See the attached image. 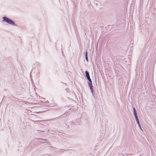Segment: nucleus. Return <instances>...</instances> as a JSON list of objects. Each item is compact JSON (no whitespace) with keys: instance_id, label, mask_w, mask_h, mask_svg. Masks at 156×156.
<instances>
[{"instance_id":"nucleus-1","label":"nucleus","mask_w":156,"mask_h":156,"mask_svg":"<svg viewBox=\"0 0 156 156\" xmlns=\"http://www.w3.org/2000/svg\"><path fill=\"white\" fill-rule=\"evenodd\" d=\"M2 19V21H5L6 22L12 25H15V23L12 20L7 18L6 17H3Z\"/></svg>"},{"instance_id":"nucleus-5","label":"nucleus","mask_w":156,"mask_h":156,"mask_svg":"<svg viewBox=\"0 0 156 156\" xmlns=\"http://www.w3.org/2000/svg\"><path fill=\"white\" fill-rule=\"evenodd\" d=\"M89 87H90V89L91 90V91L92 92H93V86L92 85L91 86H89Z\"/></svg>"},{"instance_id":"nucleus-4","label":"nucleus","mask_w":156,"mask_h":156,"mask_svg":"<svg viewBox=\"0 0 156 156\" xmlns=\"http://www.w3.org/2000/svg\"><path fill=\"white\" fill-rule=\"evenodd\" d=\"M88 84L89 86L92 85L91 80L89 81L88 83Z\"/></svg>"},{"instance_id":"nucleus-2","label":"nucleus","mask_w":156,"mask_h":156,"mask_svg":"<svg viewBox=\"0 0 156 156\" xmlns=\"http://www.w3.org/2000/svg\"><path fill=\"white\" fill-rule=\"evenodd\" d=\"M85 73L87 79L89 81H90L91 80L90 78L89 72L87 71L86 70L85 71Z\"/></svg>"},{"instance_id":"nucleus-8","label":"nucleus","mask_w":156,"mask_h":156,"mask_svg":"<svg viewBox=\"0 0 156 156\" xmlns=\"http://www.w3.org/2000/svg\"><path fill=\"white\" fill-rule=\"evenodd\" d=\"M137 122L138 123V125H139V126H140V123H139V121H137Z\"/></svg>"},{"instance_id":"nucleus-6","label":"nucleus","mask_w":156,"mask_h":156,"mask_svg":"<svg viewBox=\"0 0 156 156\" xmlns=\"http://www.w3.org/2000/svg\"><path fill=\"white\" fill-rule=\"evenodd\" d=\"M85 56H86V60L88 62V58L87 57V52H86V53Z\"/></svg>"},{"instance_id":"nucleus-7","label":"nucleus","mask_w":156,"mask_h":156,"mask_svg":"<svg viewBox=\"0 0 156 156\" xmlns=\"http://www.w3.org/2000/svg\"><path fill=\"white\" fill-rule=\"evenodd\" d=\"M135 117H136V121H139V120H138L137 116H135Z\"/></svg>"},{"instance_id":"nucleus-3","label":"nucleus","mask_w":156,"mask_h":156,"mask_svg":"<svg viewBox=\"0 0 156 156\" xmlns=\"http://www.w3.org/2000/svg\"><path fill=\"white\" fill-rule=\"evenodd\" d=\"M133 110H134V113L135 115V116H137L136 112L135 109L134 108H133Z\"/></svg>"},{"instance_id":"nucleus-9","label":"nucleus","mask_w":156,"mask_h":156,"mask_svg":"<svg viewBox=\"0 0 156 156\" xmlns=\"http://www.w3.org/2000/svg\"><path fill=\"white\" fill-rule=\"evenodd\" d=\"M137 122L138 123V125H139V126H140V123H139V121H137Z\"/></svg>"}]
</instances>
